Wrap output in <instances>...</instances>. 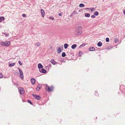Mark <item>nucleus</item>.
Instances as JSON below:
<instances>
[{
    "instance_id": "obj_35",
    "label": "nucleus",
    "mask_w": 125,
    "mask_h": 125,
    "mask_svg": "<svg viewBox=\"0 0 125 125\" xmlns=\"http://www.w3.org/2000/svg\"><path fill=\"white\" fill-rule=\"evenodd\" d=\"M94 94L96 96H98L99 95L98 94L97 92L95 91Z\"/></svg>"
},
{
    "instance_id": "obj_40",
    "label": "nucleus",
    "mask_w": 125,
    "mask_h": 125,
    "mask_svg": "<svg viewBox=\"0 0 125 125\" xmlns=\"http://www.w3.org/2000/svg\"><path fill=\"white\" fill-rule=\"evenodd\" d=\"M76 11H73V13H72V14L70 16V17H72V16L73 15V14H74V12H75Z\"/></svg>"
},
{
    "instance_id": "obj_34",
    "label": "nucleus",
    "mask_w": 125,
    "mask_h": 125,
    "mask_svg": "<svg viewBox=\"0 0 125 125\" xmlns=\"http://www.w3.org/2000/svg\"><path fill=\"white\" fill-rule=\"evenodd\" d=\"M95 10V9L94 8H92L91 9V12H92L93 11H94Z\"/></svg>"
},
{
    "instance_id": "obj_17",
    "label": "nucleus",
    "mask_w": 125,
    "mask_h": 125,
    "mask_svg": "<svg viewBox=\"0 0 125 125\" xmlns=\"http://www.w3.org/2000/svg\"><path fill=\"white\" fill-rule=\"evenodd\" d=\"M62 51L61 50V48L60 47H58L57 50V52L59 53L62 52Z\"/></svg>"
},
{
    "instance_id": "obj_28",
    "label": "nucleus",
    "mask_w": 125,
    "mask_h": 125,
    "mask_svg": "<svg viewBox=\"0 0 125 125\" xmlns=\"http://www.w3.org/2000/svg\"><path fill=\"white\" fill-rule=\"evenodd\" d=\"M2 34H4L7 37H8L9 35L8 34H7V33L5 32H2Z\"/></svg>"
},
{
    "instance_id": "obj_41",
    "label": "nucleus",
    "mask_w": 125,
    "mask_h": 125,
    "mask_svg": "<svg viewBox=\"0 0 125 125\" xmlns=\"http://www.w3.org/2000/svg\"><path fill=\"white\" fill-rule=\"evenodd\" d=\"M91 9V8H86L84 9V10H89V9Z\"/></svg>"
},
{
    "instance_id": "obj_21",
    "label": "nucleus",
    "mask_w": 125,
    "mask_h": 125,
    "mask_svg": "<svg viewBox=\"0 0 125 125\" xmlns=\"http://www.w3.org/2000/svg\"><path fill=\"white\" fill-rule=\"evenodd\" d=\"M14 75H17L18 76H19V73L18 71H16L14 72Z\"/></svg>"
},
{
    "instance_id": "obj_3",
    "label": "nucleus",
    "mask_w": 125,
    "mask_h": 125,
    "mask_svg": "<svg viewBox=\"0 0 125 125\" xmlns=\"http://www.w3.org/2000/svg\"><path fill=\"white\" fill-rule=\"evenodd\" d=\"M10 44V41H7L5 42H1L0 43V44L2 45L6 46H9Z\"/></svg>"
},
{
    "instance_id": "obj_2",
    "label": "nucleus",
    "mask_w": 125,
    "mask_h": 125,
    "mask_svg": "<svg viewBox=\"0 0 125 125\" xmlns=\"http://www.w3.org/2000/svg\"><path fill=\"white\" fill-rule=\"evenodd\" d=\"M54 87L53 86H51L49 87L47 84H46L45 89L48 92H52L53 91Z\"/></svg>"
},
{
    "instance_id": "obj_16",
    "label": "nucleus",
    "mask_w": 125,
    "mask_h": 125,
    "mask_svg": "<svg viewBox=\"0 0 125 125\" xmlns=\"http://www.w3.org/2000/svg\"><path fill=\"white\" fill-rule=\"evenodd\" d=\"M90 14L88 13H85L84 16L85 17H89L90 16Z\"/></svg>"
},
{
    "instance_id": "obj_13",
    "label": "nucleus",
    "mask_w": 125,
    "mask_h": 125,
    "mask_svg": "<svg viewBox=\"0 0 125 125\" xmlns=\"http://www.w3.org/2000/svg\"><path fill=\"white\" fill-rule=\"evenodd\" d=\"M89 50L90 51H94L95 48L93 47H91L88 48Z\"/></svg>"
},
{
    "instance_id": "obj_46",
    "label": "nucleus",
    "mask_w": 125,
    "mask_h": 125,
    "mask_svg": "<svg viewBox=\"0 0 125 125\" xmlns=\"http://www.w3.org/2000/svg\"><path fill=\"white\" fill-rule=\"evenodd\" d=\"M49 66L50 67H51V64H50L49 65Z\"/></svg>"
},
{
    "instance_id": "obj_33",
    "label": "nucleus",
    "mask_w": 125,
    "mask_h": 125,
    "mask_svg": "<svg viewBox=\"0 0 125 125\" xmlns=\"http://www.w3.org/2000/svg\"><path fill=\"white\" fill-rule=\"evenodd\" d=\"M49 19H50L52 20H53L54 19V18L52 16H50L49 17Z\"/></svg>"
},
{
    "instance_id": "obj_8",
    "label": "nucleus",
    "mask_w": 125,
    "mask_h": 125,
    "mask_svg": "<svg viewBox=\"0 0 125 125\" xmlns=\"http://www.w3.org/2000/svg\"><path fill=\"white\" fill-rule=\"evenodd\" d=\"M19 73L20 74V77L22 79H23V72L22 70L20 71H19Z\"/></svg>"
},
{
    "instance_id": "obj_38",
    "label": "nucleus",
    "mask_w": 125,
    "mask_h": 125,
    "mask_svg": "<svg viewBox=\"0 0 125 125\" xmlns=\"http://www.w3.org/2000/svg\"><path fill=\"white\" fill-rule=\"evenodd\" d=\"M91 18H94L95 17V16L94 15H92L91 16Z\"/></svg>"
},
{
    "instance_id": "obj_20",
    "label": "nucleus",
    "mask_w": 125,
    "mask_h": 125,
    "mask_svg": "<svg viewBox=\"0 0 125 125\" xmlns=\"http://www.w3.org/2000/svg\"><path fill=\"white\" fill-rule=\"evenodd\" d=\"M5 19L4 17H0V22H1L2 20L4 21Z\"/></svg>"
},
{
    "instance_id": "obj_23",
    "label": "nucleus",
    "mask_w": 125,
    "mask_h": 125,
    "mask_svg": "<svg viewBox=\"0 0 125 125\" xmlns=\"http://www.w3.org/2000/svg\"><path fill=\"white\" fill-rule=\"evenodd\" d=\"M68 46V45L66 43L64 45V47L65 49H66Z\"/></svg>"
},
{
    "instance_id": "obj_12",
    "label": "nucleus",
    "mask_w": 125,
    "mask_h": 125,
    "mask_svg": "<svg viewBox=\"0 0 125 125\" xmlns=\"http://www.w3.org/2000/svg\"><path fill=\"white\" fill-rule=\"evenodd\" d=\"M50 61L51 63L53 65H55L57 63H58L57 62H55L54 60L53 59H52L51 61Z\"/></svg>"
},
{
    "instance_id": "obj_15",
    "label": "nucleus",
    "mask_w": 125,
    "mask_h": 125,
    "mask_svg": "<svg viewBox=\"0 0 125 125\" xmlns=\"http://www.w3.org/2000/svg\"><path fill=\"white\" fill-rule=\"evenodd\" d=\"M102 43L100 42H99L97 44V46L99 47H100L102 46Z\"/></svg>"
},
{
    "instance_id": "obj_43",
    "label": "nucleus",
    "mask_w": 125,
    "mask_h": 125,
    "mask_svg": "<svg viewBox=\"0 0 125 125\" xmlns=\"http://www.w3.org/2000/svg\"><path fill=\"white\" fill-rule=\"evenodd\" d=\"M45 69L47 70V69H49V68L48 66H46L45 67Z\"/></svg>"
},
{
    "instance_id": "obj_5",
    "label": "nucleus",
    "mask_w": 125,
    "mask_h": 125,
    "mask_svg": "<svg viewBox=\"0 0 125 125\" xmlns=\"http://www.w3.org/2000/svg\"><path fill=\"white\" fill-rule=\"evenodd\" d=\"M20 89H19L20 94L21 95L23 94L24 92L23 89L22 88H20Z\"/></svg>"
},
{
    "instance_id": "obj_24",
    "label": "nucleus",
    "mask_w": 125,
    "mask_h": 125,
    "mask_svg": "<svg viewBox=\"0 0 125 125\" xmlns=\"http://www.w3.org/2000/svg\"><path fill=\"white\" fill-rule=\"evenodd\" d=\"M66 54L64 52H62V56L63 57H64L66 56Z\"/></svg>"
},
{
    "instance_id": "obj_31",
    "label": "nucleus",
    "mask_w": 125,
    "mask_h": 125,
    "mask_svg": "<svg viewBox=\"0 0 125 125\" xmlns=\"http://www.w3.org/2000/svg\"><path fill=\"white\" fill-rule=\"evenodd\" d=\"M105 41L107 42H108L109 41V38H106Z\"/></svg>"
},
{
    "instance_id": "obj_4",
    "label": "nucleus",
    "mask_w": 125,
    "mask_h": 125,
    "mask_svg": "<svg viewBox=\"0 0 125 125\" xmlns=\"http://www.w3.org/2000/svg\"><path fill=\"white\" fill-rule=\"evenodd\" d=\"M32 95L34 98H35L38 100H40L41 98L40 96L36 94H32Z\"/></svg>"
},
{
    "instance_id": "obj_45",
    "label": "nucleus",
    "mask_w": 125,
    "mask_h": 125,
    "mask_svg": "<svg viewBox=\"0 0 125 125\" xmlns=\"http://www.w3.org/2000/svg\"><path fill=\"white\" fill-rule=\"evenodd\" d=\"M17 69H18V70H19V72L20 71H21V70L19 68V67H18L17 68Z\"/></svg>"
},
{
    "instance_id": "obj_26",
    "label": "nucleus",
    "mask_w": 125,
    "mask_h": 125,
    "mask_svg": "<svg viewBox=\"0 0 125 125\" xmlns=\"http://www.w3.org/2000/svg\"><path fill=\"white\" fill-rule=\"evenodd\" d=\"M82 52L81 51H80L78 53V54L79 55V56H80L81 57L82 56Z\"/></svg>"
},
{
    "instance_id": "obj_19",
    "label": "nucleus",
    "mask_w": 125,
    "mask_h": 125,
    "mask_svg": "<svg viewBox=\"0 0 125 125\" xmlns=\"http://www.w3.org/2000/svg\"><path fill=\"white\" fill-rule=\"evenodd\" d=\"M73 54L74 53H73L72 51L71 50L69 53H68V55L69 56H70V55L72 54V55L73 56Z\"/></svg>"
},
{
    "instance_id": "obj_14",
    "label": "nucleus",
    "mask_w": 125,
    "mask_h": 125,
    "mask_svg": "<svg viewBox=\"0 0 125 125\" xmlns=\"http://www.w3.org/2000/svg\"><path fill=\"white\" fill-rule=\"evenodd\" d=\"M77 45L76 44H74L72 45L71 46V48L72 49H75L77 47Z\"/></svg>"
},
{
    "instance_id": "obj_25",
    "label": "nucleus",
    "mask_w": 125,
    "mask_h": 125,
    "mask_svg": "<svg viewBox=\"0 0 125 125\" xmlns=\"http://www.w3.org/2000/svg\"><path fill=\"white\" fill-rule=\"evenodd\" d=\"M99 13L98 11H95L94 13V15L95 16H97L99 14Z\"/></svg>"
},
{
    "instance_id": "obj_47",
    "label": "nucleus",
    "mask_w": 125,
    "mask_h": 125,
    "mask_svg": "<svg viewBox=\"0 0 125 125\" xmlns=\"http://www.w3.org/2000/svg\"><path fill=\"white\" fill-rule=\"evenodd\" d=\"M123 13L125 15V10L123 11Z\"/></svg>"
},
{
    "instance_id": "obj_30",
    "label": "nucleus",
    "mask_w": 125,
    "mask_h": 125,
    "mask_svg": "<svg viewBox=\"0 0 125 125\" xmlns=\"http://www.w3.org/2000/svg\"><path fill=\"white\" fill-rule=\"evenodd\" d=\"M40 43L39 42H37L35 44V45L39 47L40 45Z\"/></svg>"
},
{
    "instance_id": "obj_36",
    "label": "nucleus",
    "mask_w": 125,
    "mask_h": 125,
    "mask_svg": "<svg viewBox=\"0 0 125 125\" xmlns=\"http://www.w3.org/2000/svg\"><path fill=\"white\" fill-rule=\"evenodd\" d=\"M66 61L64 59H62L60 61L61 62H65Z\"/></svg>"
},
{
    "instance_id": "obj_48",
    "label": "nucleus",
    "mask_w": 125,
    "mask_h": 125,
    "mask_svg": "<svg viewBox=\"0 0 125 125\" xmlns=\"http://www.w3.org/2000/svg\"><path fill=\"white\" fill-rule=\"evenodd\" d=\"M74 14H76V13H75V12H74Z\"/></svg>"
},
{
    "instance_id": "obj_32",
    "label": "nucleus",
    "mask_w": 125,
    "mask_h": 125,
    "mask_svg": "<svg viewBox=\"0 0 125 125\" xmlns=\"http://www.w3.org/2000/svg\"><path fill=\"white\" fill-rule=\"evenodd\" d=\"M18 62L19 64L21 66H22V63L20 61H19Z\"/></svg>"
},
{
    "instance_id": "obj_22",
    "label": "nucleus",
    "mask_w": 125,
    "mask_h": 125,
    "mask_svg": "<svg viewBox=\"0 0 125 125\" xmlns=\"http://www.w3.org/2000/svg\"><path fill=\"white\" fill-rule=\"evenodd\" d=\"M15 64V63H12L10 64L9 65V66L10 67H11L13 66Z\"/></svg>"
},
{
    "instance_id": "obj_44",
    "label": "nucleus",
    "mask_w": 125,
    "mask_h": 125,
    "mask_svg": "<svg viewBox=\"0 0 125 125\" xmlns=\"http://www.w3.org/2000/svg\"><path fill=\"white\" fill-rule=\"evenodd\" d=\"M58 15L60 16H62V14L61 13H59L58 14Z\"/></svg>"
},
{
    "instance_id": "obj_11",
    "label": "nucleus",
    "mask_w": 125,
    "mask_h": 125,
    "mask_svg": "<svg viewBox=\"0 0 125 125\" xmlns=\"http://www.w3.org/2000/svg\"><path fill=\"white\" fill-rule=\"evenodd\" d=\"M31 81L32 84L33 85L35 83L36 80L34 78H32L31 79Z\"/></svg>"
},
{
    "instance_id": "obj_10",
    "label": "nucleus",
    "mask_w": 125,
    "mask_h": 125,
    "mask_svg": "<svg viewBox=\"0 0 125 125\" xmlns=\"http://www.w3.org/2000/svg\"><path fill=\"white\" fill-rule=\"evenodd\" d=\"M38 67L39 70L41 69L43 67V66L41 63H39L38 64Z\"/></svg>"
},
{
    "instance_id": "obj_6",
    "label": "nucleus",
    "mask_w": 125,
    "mask_h": 125,
    "mask_svg": "<svg viewBox=\"0 0 125 125\" xmlns=\"http://www.w3.org/2000/svg\"><path fill=\"white\" fill-rule=\"evenodd\" d=\"M42 87V85L41 84L38 83L36 88V89L37 91H39Z\"/></svg>"
},
{
    "instance_id": "obj_9",
    "label": "nucleus",
    "mask_w": 125,
    "mask_h": 125,
    "mask_svg": "<svg viewBox=\"0 0 125 125\" xmlns=\"http://www.w3.org/2000/svg\"><path fill=\"white\" fill-rule=\"evenodd\" d=\"M41 11L42 15V17H43L45 15V12L42 9H41Z\"/></svg>"
},
{
    "instance_id": "obj_42",
    "label": "nucleus",
    "mask_w": 125,
    "mask_h": 125,
    "mask_svg": "<svg viewBox=\"0 0 125 125\" xmlns=\"http://www.w3.org/2000/svg\"><path fill=\"white\" fill-rule=\"evenodd\" d=\"M22 16L23 17H26V15L25 14H22Z\"/></svg>"
},
{
    "instance_id": "obj_39",
    "label": "nucleus",
    "mask_w": 125,
    "mask_h": 125,
    "mask_svg": "<svg viewBox=\"0 0 125 125\" xmlns=\"http://www.w3.org/2000/svg\"><path fill=\"white\" fill-rule=\"evenodd\" d=\"M117 38H116L115 39L114 42H115V43H117Z\"/></svg>"
},
{
    "instance_id": "obj_49",
    "label": "nucleus",
    "mask_w": 125,
    "mask_h": 125,
    "mask_svg": "<svg viewBox=\"0 0 125 125\" xmlns=\"http://www.w3.org/2000/svg\"><path fill=\"white\" fill-rule=\"evenodd\" d=\"M62 48H63V46H62Z\"/></svg>"
},
{
    "instance_id": "obj_37",
    "label": "nucleus",
    "mask_w": 125,
    "mask_h": 125,
    "mask_svg": "<svg viewBox=\"0 0 125 125\" xmlns=\"http://www.w3.org/2000/svg\"><path fill=\"white\" fill-rule=\"evenodd\" d=\"M3 77V75L1 73H0V78H1Z\"/></svg>"
},
{
    "instance_id": "obj_1",
    "label": "nucleus",
    "mask_w": 125,
    "mask_h": 125,
    "mask_svg": "<svg viewBox=\"0 0 125 125\" xmlns=\"http://www.w3.org/2000/svg\"><path fill=\"white\" fill-rule=\"evenodd\" d=\"M82 32V28L81 26H78L76 27L75 31V34L76 36L81 35Z\"/></svg>"
},
{
    "instance_id": "obj_27",
    "label": "nucleus",
    "mask_w": 125,
    "mask_h": 125,
    "mask_svg": "<svg viewBox=\"0 0 125 125\" xmlns=\"http://www.w3.org/2000/svg\"><path fill=\"white\" fill-rule=\"evenodd\" d=\"M28 102L30 104L33 105V104L31 101L29 100H27Z\"/></svg>"
},
{
    "instance_id": "obj_18",
    "label": "nucleus",
    "mask_w": 125,
    "mask_h": 125,
    "mask_svg": "<svg viewBox=\"0 0 125 125\" xmlns=\"http://www.w3.org/2000/svg\"><path fill=\"white\" fill-rule=\"evenodd\" d=\"M85 6L82 3H80L79 5V6L80 8H82L84 7Z\"/></svg>"
},
{
    "instance_id": "obj_7",
    "label": "nucleus",
    "mask_w": 125,
    "mask_h": 125,
    "mask_svg": "<svg viewBox=\"0 0 125 125\" xmlns=\"http://www.w3.org/2000/svg\"><path fill=\"white\" fill-rule=\"evenodd\" d=\"M39 71L41 73H45L47 72V71L43 68L39 70Z\"/></svg>"
},
{
    "instance_id": "obj_29",
    "label": "nucleus",
    "mask_w": 125,
    "mask_h": 125,
    "mask_svg": "<svg viewBox=\"0 0 125 125\" xmlns=\"http://www.w3.org/2000/svg\"><path fill=\"white\" fill-rule=\"evenodd\" d=\"M85 44L83 43V44H81V45H80L79 46V48H81V47H83L84 46H85Z\"/></svg>"
}]
</instances>
